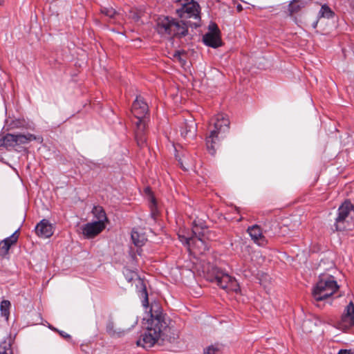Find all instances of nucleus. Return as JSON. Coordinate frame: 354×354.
<instances>
[{"instance_id":"f257e3e1","label":"nucleus","mask_w":354,"mask_h":354,"mask_svg":"<svg viewBox=\"0 0 354 354\" xmlns=\"http://www.w3.org/2000/svg\"><path fill=\"white\" fill-rule=\"evenodd\" d=\"M150 319H147V330L137 341L138 346L143 348H151L160 339L162 341L173 342L178 337L176 330L170 326L165 315L158 304H152L150 309Z\"/></svg>"},{"instance_id":"f03ea898","label":"nucleus","mask_w":354,"mask_h":354,"mask_svg":"<svg viewBox=\"0 0 354 354\" xmlns=\"http://www.w3.org/2000/svg\"><path fill=\"white\" fill-rule=\"evenodd\" d=\"M180 8L176 12L180 17L178 21L188 30L189 27L197 28L201 26L200 6L194 0H178Z\"/></svg>"},{"instance_id":"7ed1b4c3","label":"nucleus","mask_w":354,"mask_h":354,"mask_svg":"<svg viewBox=\"0 0 354 354\" xmlns=\"http://www.w3.org/2000/svg\"><path fill=\"white\" fill-rule=\"evenodd\" d=\"M211 122H213L214 128L210 129L209 135L206 138V145L208 152L213 156L220 138L229 130L230 121L223 114H218Z\"/></svg>"},{"instance_id":"20e7f679","label":"nucleus","mask_w":354,"mask_h":354,"mask_svg":"<svg viewBox=\"0 0 354 354\" xmlns=\"http://www.w3.org/2000/svg\"><path fill=\"white\" fill-rule=\"evenodd\" d=\"M156 30L162 36L181 38L188 34V30L176 19L160 16L156 19Z\"/></svg>"},{"instance_id":"39448f33","label":"nucleus","mask_w":354,"mask_h":354,"mask_svg":"<svg viewBox=\"0 0 354 354\" xmlns=\"http://www.w3.org/2000/svg\"><path fill=\"white\" fill-rule=\"evenodd\" d=\"M338 289L339 286L334 277L321 274L313 289L312 295L316 301H321L332 296Z\"/></svg>"},{"instance_id":"423d86ee","label":"nucleus","mask_w":354,"mask_h":354,"mask_svg":"<svg viewBox=\"0 0 354 354\" xmlns=\"http://www.w3.org/2000/svg\"><path fill=\"white\" fill-rule=\"evenodd\" d=\"M337 231L351 230L354 227V205L345 201L338 208L334 224Z\"/></svg>"},{"instance_id":"0eeeda50","label":"nucleus","mask_w":354,"mask_h":354,"mask_svg":"<svg viewBox=\"0 0 354 354\" xmlns=\"http://www.w3.org/2000/svg\"><path fill=\"white\" fill-rule=\"evenodd\" d=\"M203 41L205 45L214 48L222 45L221 32L216 24L209 25V32L203 35Z\"/></svg>"},{"instance_id":"6e6552de","label":"nucleus","mask_w":354,"mask_h":354,"mask_svg":"<svg viewBox=\"0 0 354 354\" xmlns=\"http://www.w3.org/2000/svg\"><path fill=\"white\" fill-rule=\"evenodd\" d=\"M3 138L6 149L36 140V136L30 133L26 135L7 133Z\"/></svg>"},{"instance_id":"1a4fd4ad","label":"nucleus","mask_w":354,"mask_h":354,"mask_svg":"<svg viewBox=\"0 0 354 354\" xmlns=\"http://www.w3.org/2000/svg\"><path fill=\"white\" fill-rule=\"evenodd\" d=\"M354 325V304L351 301L345 308L341 320L337 323V328L346 330Z\"/></svg>"},{"instance_id":"9d476101","label":"nucleus","mask_w":354,"mask_h":354,"mask_svg":"<svg viewBox=\"0 0 354 354\" xmlns=\"http://www.w3.org/2000/svg\"><path fill=\"white\" fill-rule=\"evenodd\" d=\"M197 124L192 115H188L180 127L181 136L185 138H194L196 135Z\"/></svg>"},{"instance_id":"9b49d317","label":"nucleus","mask_w":354,"mask_h":354,"mask_svg":"<svg viewBox=\"0 0 354 354\" xmlns=\"http://www.w3.org/2000/svg\"><path fill=\"white\" fill-rule=\"evenodd\" d=\"M105 228V224L100 221L88 223L82 227V233L87 239H92Z\"/></svg>"},{"instance_id":"f8f14e48","label":"nucleus","mask_w":354,"mask_h":354,"mask_svg":"<svg viewBox=\"0 0 354 354\" xmlns=\"http://www.w3.org/2000/svg\"><path fill=\"white\" fill-rule=\"evenodd\" d=\"M137 122H136V129L135 131V138L137 142V144L139 147H142L147 143V136H146V127L147 122L145 118H137Z\"/></svg>"},{"instance_id":"ddd939ff","label":"nucleus","mask_w":354,"mask_h":354,"mask_svg":"<svg viewBox=\"0 0 354 354\" xmlns=\"http://www.w3.org/2000/svg\"><path fill=\"white\" fill-rule=\"evenodd\" d=\"M149 107L147 104L144 102L143 99L138 96L133 102L131 107V113L136 118H145V115L148 113Z\"/></svg>"},{"instance_id":"4468645a","label":"nucleus","mask_w":354,"mask_h":354,"mask_svg":"<svg viewBox=\"0 0 354 354\" xmlns=\"http://www.w3.org/2000/svg\"><path fill=\"white\" fill-rule=\"evenodd\" d=\"M193 236L189 238H186V243L190 247L191 245H195L198 248L199 252L203 253L206 251L207 245L205 242L203 237L204 234L201 232L197 233L196 230L192 231Z\"/></svg>"},{"instance_id":"2eb2a0df","label":"nucleus","mask_w":354,"mask_h":354,"mask_svg":"<svg viewBox=\"0 0 354 354\" xmlns=\"http://www.w3.org/2000/svg\"><path fill=\"white\" fill-rule=\"evenodd\" d=\"M215 282L223 289L232 288L236 281L231 276L223 271L217 270L214 276Z\"/></svg>"},{"instance_id":"dca6fc26","label":"nucleus","mask_w":354,"mask_h":354,"mask_svg":"<svg viewBox=\"0 0 354 354\" xmlns=\"http://www.w3.org/2000/svg\"><path fill=\"white\" fill-rule=\"evenodd\" d=\"M100 13L111 24H121L123 21L122 15L111 7H102Z\"/></svg>"},{"instance_id":"f3484780","label":"nucleus","mask_w":354,"mask_h":354,"mask_svg":"<svg viewBox=\"0 0 354 354\" xmlns=\"http://www.w3.org/2000/svg\"><path fill=\"white\" fill-rule=\"evenodd\" d=\"M37 234L42 238H48L53 235V227L48 221L43 219L35 227Z\"/></svg>"},{"instance_id":"a211bd4d","label":"nucleus","mask_w":354,"mask_h":354,"mask_svg":"<svg viewBox=\"0 0 354 354\" xmlns=\"http://www.w3.org/2000/svg\"><path fill=\"white\" fill-rule=\"evenodd\" d=\"M19 229L16 230L10 236L5 239L0 243V255L5 256L8 254L11 245L17 243L19 235Z\"/></svg>"},{"instance_id":"6ab92c4d","label":"nucleus","mask_w":354,"mask_h":354,"mask_svg":"<svg viewBox=\"0 0 354 354\" xmlns=\"http://www.w3.org/2000/svg\"><path fill=\"white\" fill-rule=\"evenodd\" d=\"M248 232L252 239L259 245L263 246L266 244L267 241L262 234L261 230L258 225H255L248 227Z\"/></svg>"},{"instance_id":"aec40b11","label":"nucleus","mask_w":354,"mask_h":354,"mask_svg":"<svg viewBox=\"0 0 354 354\" xmlns=\"http://www.w3.org/2000/svg\"><path fill=\"white\" fill-rule=\"evenodd\" d=\"M320 321L317 317H310L305 319L301 324L302 330L306 333H312Z\"/></svg>"},{"instance_id":"412c9836","label":"nucleus","mask_w":354,"mask_h":354,"mask_svg":"<svg viewBox=\"0 0 354 354\" xmlns=\"http://www.w3.org/2000/svg\"><path fill=\"white\" fill-rule=\"evenodd\" d=\"M131 239L133 244L138 248H140L144 245L147 241V238L145 237V234L139 233L135 230H133L131 232Z\"/></svg>"},{"instance_id":"4be33fe9","label":"nucleus","mask_w":354,"mask_h":354,"mask_svg":"<svg viewBox=\"0 0 354 354\" xmlns=\"http://www.w3.org/2000/svg\"><path fill=\"white\" fill-rule=\"evenodd\" d=\"M307 2L304 0H292L289 3V12L290 15L298 12L304 8Z\"/></svg>"},{"instance_id":"5701e85b","label":"nucleus","mask_w":354,"mask_h":354,"mask_svg":"<svg viewBox=\"0 0 354 354\" xmlns=\"http://www.w3.org/2000/svg\"><path fill=\"white\" fill-rule=\"evenodd\" d=\"M92 212L95 217L97 219V221L104 223V221H107L106 213L102 207L95 206L92 210Z\"/></svg>"},{"instance_id":"b1692460","label":"nucleus","mask_w":354,"mask_h":354,"mask_svg":"<svg viewBox=\"0 0 354 354\" xmlns=\"http://www.w3.org/2000/svg\"><path fill=\"white\" fill-rule=\"evenodd\" d=\"M186 53L185 51L176 50L172 55V59L175 62H178L181 66H184L186 64Z\"/></svg>"},{"instance_id":"393cba45","label":"nucleus","mask_w":354,"mask_h":354,"mask_svg":"<svg viewBox=\"0 0 354 354\" xmlns=\"http://www.w3.org/2000/svg\"><path fill=\"white\" fill-rule=\"evenodd\" d=\"M0 354H12L11 339L4 340L0 344Z\"/></svg>"},{"instance_id":"a878e982","label":"nucleus","mask_w":354,"mask_h":354,"mask_svg":"<svg viewBox=\"0 0 354 354\" xmlns=\"http://www.w3.org/2000/svg\"><path fill=\"white\" fill-rule=\"evenodd\" d=\"M319 15L321 17L330 19L335 16V12L326 4H324L321 7Z\"/></svg>"},{"instance_id":"bb28decb","label":"nucleus","mask_w":354,"mask_h":354,"mask_svg":"<svg viewBox=\"0 0 354 354\" xmlns=\"http://www.w3.org/2000/svg\"><path fill=\"white\" fill-rule=\"evenodd\" d=\"M143 15V12L141 10L132 8L129 11L128 17L135 22H139L140 18Z\"/></svg>"},{"instance_id":"cd10ccee","label":"nucleus","mask_w":354,"mask_h":354,"mask_svg":"<svg viewBox=\"0 0 354 354\" xmlns=\"http://www.w3.org/2000/svg\"><path fill=\"white\" fill-rule=\"evenodd\" d=\"M142 289L140 290V297L142 299V303L144 307H147L149 305V299L147 288L143 281L141 282Z\"/></svg>"},{"instance_id":"c85d7f7f","label":"nucleus","mask_w":354,"mask_h":354,"mask_svg":"<svg viewBox=\"0 0 354 354\" xmlns=\"http://www.w3.org/2000/svg\"><path fill=\"white\" fill-rule=\"evenodd\" d=\"M10 306V302L8 300H3L1 302L0 309L1 315L6 317L7 319L9 315V308Z\"/></svg>"},{"instance_id":"c756f323","label":"nucleus","mask_w":354,"mask_h":354,"mask_svg":"<svg viewBox=\"0 0 354 354\" xmlns=\"http://www.w3.org/2000/svg\"><path fill=\"white\" fill-rule=\"evenodd\" d=\"M106 333L111 337H113L117 334L119 335L121 333L120 331L118 332L116 331V330L114 329V323L111 319L109 320V322H107L106 326Z\"/></svg>"},{"instance_id":"7c9ffc66","label":"nucleus","mask_w":354,"mask_h":354,"mask_svg":"<svg viewBox=\"0 0 354 354\" xmlns=\"http://www.w3.org/2000/svg\"><path fill=\"white\" fill-rule=\"evenodd\" d=\"M124 274L126 275V278L128 281H132L134 279V277H137L136 272H132L128 269L126 270V272H124Z\"/></svg>"},{"instance_id":"2f4dec72","label":"nucleus","mask_w":354,"mask_h":354,"mask_svg":"<svg viewBox=\"0 0 354 354\" xmlns=\"http://www.w3.org/2000/svg\"><path fill=\"white\" fill-rule=\"evenodd\" d=\"M204 354H221L220 351L214 346H209L205 351Z\"/></svg>"},{"instance_id":"473e14b6","label":"nucleus","mask_w":354,"mask_h":354,"mask_svg":"<svg viewBox=\"0 0 354 354\" xmlns=\"http://www.w3.org/2000/svg\"><path fill=\"white\" fill-rule=\"evenodd\" d=\"M57 332L59 333V335L63 337L64 338H65L66 339H70L71 338V335L67 334L66 333H65L64 331H59L57 330Z\"/></svg>"},{"instance_id":"72a5a7b5","label":"nucleus","mask_w":354,"mask_h":354,"mask_svg":"<svg viewBox=\"0 0 354 354\" xmlns=\"http://www.w3.org/2000/svg\"><path fill=\"white\" fill-rule=\"evenodd\" d=\"M338 354H353V352L352 351V350H340L338 353Z\"/></svg>"},{"instance_id":"f704fd0d","label":"nucleus","mask_w":354,"mask_h":354,"mask_svg":"<svg viewBox=\"0 0 354 354\" xmlns=\"http://www.w3.org/2000/svg\"><path fill=\"white\" fill-rule=\"evenodd\" d=\"M2 148H6L3 136L0 138V149H1Z\"/></svg>"},{"instance_id":"c9c22d12","label":"nucleus","mask_w":354,"mask_h":354,"mask_svg":"<svg viewBox=\"0 0 354 354\" xmlns=\"http://www.w3.org/2000/svg\"><path fill=\"white\" fill-rule=\"evenodd\" d=\"M178 162H179V164L180 165V167H181V168H182V169H183L184 170H187V169H187V168L184 165L183 162L180 159L178 160Z\"/></svg>"},{"instance_id":"e433bc0d","label":"nucleus","mask_w":354,"mask_h":354,"mask_svg":"<svg viewBox=\"0 0 354 354\" xmlns=\"http://www.w3.org/2000/svg\"><path fill=\"white\" fill-rule=\"evenodd\" d=\"M156 213L155 212V211H154V210H152V211H151V217H152L153 219H155V218H156Z\"/></svg>"},{"instance_id":"4c0bfd02","label":"nucleus","mask_w":354,"mask_h":354,"mask_svg":"<svg viewBox=\"0 0 354 354\" xmlns=\"http://www.w3.org/2000/svg\"><path fill=\"white\" fill-rule=\"evenodd\" d=\"M237 9H238V10H239V11H240V10H242V7H241V5H239V6H237Z\"/></svg>"},{"instance_id":"58836bf2","label":"nucleus","mask_w":354,"mask_h":354,"mask_svg":"<svg viewBox=\"0 0 354 354\" xmlns=\"http://www.w3.org/2000/svg\"><path fill=\"white\" fill-rule=\"evenodd\" d=\"M3 3V0H0V6L2 5Z\"/></svg>"}]
</instances>
